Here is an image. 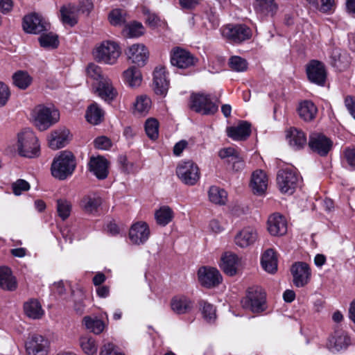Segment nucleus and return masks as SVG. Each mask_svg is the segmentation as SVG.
<instances>
[{
  "label": "nucleus",
  "instance_id": "nucleus-1",
  "mask_svg": "<svg viewBox=\"0 0 355 355\" xmlns=\"http://www.w3.org/2000/svg\"><path fill=\"white\" fill-rule=\"evenodd\" d=\"M76 168L75 157L69 151H62L55 157L52 162L51 170L52 175L60 180L71 175Z\"/></svg>",
  "mask_w": 355,
  "mask_h": 355
},
{
  "label": "nucleus",
  "instance_id": "nucleus-2",
  "mask_svg": "<svg viewBox=\"0 0 355 355\" xmlns=\"http://www.w3.org/2000/svg\"><path fill=\"white\" fill-rule=\"evenodd\" d=\"M17 150L22 157L33 158L39 156L40 144L32 130L26 129L18 135Z\"/></svg>",
  "mask_w": 355,
  "mask_h": 355
},
{
  "label": "nucleus",
  "instance_id": "nucleus-3",
  "mask_svg": "<svg viewBox=\"0 0 355 355\" xmlns=\"http://www.w3.org/2000/svg\"><path fill=\"white\" fill-rule=\"evenodd\" d=\"M33 113L35 125L40 131L47 130L60 119V112L54 106L39 105Z\"/></svg>",
  "mask_w": 355,
  "mask_h": 355
},
{
  "label": "nucleus",
  "instance_id": "nucleus-4",
  "mask_svg": "<svg viewBox=\"0 0 355 355\" xmlns=\"http://www.w3.org/2000/svg\"><path fill=\"white\" fill-rule=\"evenodd\" d=\"M241 306L244 309L254 313H259L266 309V293L259 286L249 288L246 295L241 300Z\"/></svg>",
  "mask_w": 355,
  "mask_h": 355
},
{
  "label": "nucleus",
  "instance_id": "nucleus-5",
  "mask_svg": "<svg viewBox=\"0 0 355 355\" xmlns=\"http://www.w3.org/2000/svg\"><path fill=\"white\" fill-rule=\"evenodd\" d=\"M223 37L230 43L241 44L251 38L252 30L243 24H229L220 28Z\"/></svg>",
  "mask_w": 355,
  "mask_h": 355
},
{
  "label": "nucleus",
  "instance_id": "nucleus-6",
  "mask_svg": "<svg viewBox=\"0 0 355 355\" xmlns=\"http://www.w3.org/2000/svg\"><path fill=\"white\" fill-rule=\"evenodd\" d=\"M121 55L119 45L111 41H103L94 51V59L106 64H114Z\"/></svg>",
  "mask_w": 355,
  "mask_h": 355
},
{
  "label": "nucleus",
  "instance_id": "nucleus-7",
  "mask_svg": "<svg viewBox=\"0 0 355 355\" xmlns=\"http://www.w3.org/2000/svg\"><path fill=\"white\" fill-rule=\"evenodd\" d=\"M176 175L184 184L189 186L195 185L200 177L198 166L190 160L178 164L176 168Z\"/></svg>",
  "mask_w": 355,
  "mask_h": 355
},
{
  "label": "nucleus",
  "instance_id": "nucleus-8",
  "mask_svg": "<svg viewBox=\"0 0 355 355\" xmlns=\"http://www.w3.org/2000/svg\"><path fill=\"white\" fill-rule=\"evenodd\" d=\"M299 175L292 168L279 171L277 176V185L282 193L292 194L297 187Z\"/></svg>",
  "mask_w": 355,
  "mask_h": 355
},
{
  "label": "nucleus",
  "instance_id": "nucleus-9",
  "mask_svg": "<svg viewBox=\"0 0 355 355\" xmlns=\"http://www.w3.org/2000/svg\"><path fill=\"white\" fill-rule=\"evenodd\" d=\"M190 107L195 112L205 115L214 114L218 109V106L211 100L210 96L203 94L192 95Z\"/></svg>",
  "mask_w": 355,
  "mask_h": 355
},
{
  "label": "nucleus",
  "instance_id": "nucleus-10",
  "mask_svg": "<svg viewBox=\"0 0 355 355\" xmlns=\"http://www.w3.org/2000/svg\"><path fill=\"white\" fill-rule=\"evenodd\" d=\"M22 26L26 33L31 34H40L50 28L49 24L35 13L25 16L23 19Z\"/></svg>",
  "mask_w": 355,
  "mask_h": 355
},
{
  "label": "nucleus",
  "instance_id": "nucleus-11",
  "mask_svg": "<svg viewBox=\"0 0 355 355\" xmlns=\"http://www.w3.org/2000/svg\"><path fill=\"white\" fill-rule=\"evenodd\" d=\"M198 280L206 288L217 286L222 282L223 277L216 268L203 266L198 271Z\"/></svg>",
  "mask_w": 355,
  "mask_h": 355
},
{
  "label": "nucleus",
  "instance_id": "nucleus-12",
  "mask_svg": "<svg viewBox=\"0 0 355 355\" xmlns=\"http://www.w3.org/2000/svg\"><path fill=\"white\" fill-rule=\"evenodd\" d=\"M197 60L188 51L180 47L175 48L171 54V62L179 69H187L195 64Z\"/></svg>",
  "mask_w": 355,
  "mask_h": 355
},
{
  "label": "nucleus",
  "instance_id": "nucleus-13",
  "mask_svg": "<svg viewBox=\"0 0 355 355\" xmlns=\"http://www.w3.org/2000/svg\"><path fill=\"white\" fill-rule=\"evenodd\" d=\"M309 146L321 156H325L332 148V141L325 135L313 132L309 136Z\"/></svg>",
  "mask_w": 355,
  "mask_h": 355
},
{
  "label": "nucleus",
  "instance_id": "nucleus-14",
  "mask_svg": "<svg viewBox=\"0 0 355 355\" xmlns=\"http://www.w3.org/2000/svg\"><path fill=\"white\" fill-rule=\"evenodd\" d=\"M28 355H47L49 349V341L45 337L35 334L26 343Z\"/></svg>",
  "mask_w": 355,
  "mask_h": 355
},
{
  "label": "nucleus",
  "instance_id": "nucleus-15",
  "mask_svg": "<svg viewBox=\"0 0 355 355\" xmlns=\"http://www.w3.org/2000/svg\"><path fill=\"white\" fill-rule=\"evenodd\" d=\"M259 234L254 227H245L238 232L234 239L236 245L241 248H246L252 245L258 240Z\"/></svg>",
  "mask_w": 355,
  "mask_h": 355
},
{
  "label": "nucleus",
  "instance_id": "nucleus-16",
  "mask_svg": "<svg viewBox=\"0 0 355 355\" xmlns=\"http://www.w3.org/2000/svg\"><path fill=\"white\" fill-rule=\"evenodd\" d=\"M306 73L309 80L318 85H323L327 78L324 64L318 60H311L306 67Z\"/></svg>",
  "mask_w": 355,
  "mask_h": 355
},
{
  "label": "nucleus",
  "instance_id": "nucleus-17",
  "mask_svg": "<svg viewBox=\"0 0 355 355\" xmlns=\"http://www.w3.org/2000/svg\"><path fill=\"white\" fill-rule=\"evenodd\" d=\"M150 229L146 222L139 221L132 225L129 238L132 243L140 245L147 241L150 236Z\"/></svg>",
  "mask_w": 355,
  "mask_h": 355
},
{
  "label": "nucleus",
  "instance_id": "nucleus-18",
  "mask_svg": "<svg viewBox=\"0 0 355 355\" xmlns=\"http://www.w3.org/2000/svg\"><path fill=\"white\" fill-rule=\"evenodd\" d=\"M128 60L138 67L146 64L149 53L147 48L143 44H134L126 51Z\"/></svg>",
  "mask_w": 355,
  "mask_h": 355
},
{
  "label": "nucleus",
  "instance_id": "nucleus-19",
  "mask_svg": "<svg viewBox=\"0 0 355 355\" xmlns=\"http://www.w3.org/2000/svg\"><path fill=\"white\" fill-rule=\"evenodd\" d=\"M153 85L154 90L156 94L165 96L169 87V80H168L166 68L164 67H157L153 72Z\"/></svg>",
  "mask_w": 355,
  "mask_h": 355
},
{
  "label": "nucleus",
  "instance_id": "nucleus-20",
  "mask_svg": "<svg viewBox=\"0 0 355 355\" xmlns=\"http://www.w3.org/2000/svg\"><path fill=\"white\" fill-rule=\"evenodd\" d=\"M291 272L293 277V284L296 286L302 287L308 283L311 272L306 263H295L291 268Z\"/></svg>",
  "mask_w": 355,
  "mask_h": 355
},
{
  "label": "nucleus",
  "instance_id": "nucleus-21",
  "mask_svg": "<svg viewBox=\"0 0 355 355\" xmlns=\"http://www.w3.org/2000/svg\"><path fill=\"white\" fill-rule=\"evenodd\" d=\"M69 130L65 128H60L51 132L49 137V146L53 150L64 147L70 141Z\"/></svg>",
  "mask_w": 355,
  "mask_h": 355
},
{
  "label": "nucleus",
  "instance_id": "nucleus-22",
  "mask_svg": "<svg viewBox=\"0 0 355 355\" xmlns=\"http://www.w3.org/2000/svg\"><path fill=\"white\" fill-rule=\"evenodd\" d=\"M286 138L290 146L294 150H300L307 144L305 133L294 127L286 130Z\"/></svg>",
  "mask_w": 355,
  "mask_h": 355
},
{
  "label": "nucleus",
  "instance_id": "nucleus-23",
  "mask_svg": "<svg viewBox=\"0 0 355 355\" xmlns=\"http://www.w3.org/2000/svg\"><path fill=\"white\" fill-rule=\"evenodd\" d=\"M250 187L253 193L261 196L268 187V177L262 170H257L252 174Z\"/></svg>",
  "mask_w": 355,
  "mask_h": 355
},
{
  "label": "nucleus",
  "instance_id": "nucleus-24",
  "mask_svg": "<svg viewBox=\"0 0 355 355\" xmlns=\"http://www.w3.org/2000/svg\"><path fill=\"white\" fill-rule=\"evenodd\" d=\"M239 261L240 259L236 254L225 252L221 257L220 267L226 275L234 276L237 272Z\"/></svg>",
  "mask_w": 355,
  "mask_h": 355
},
{
  "label": "nucleus",
  "instance_id": "nucleus-25",
  "mask_svg": "<svg viewBox=\"0 0 355 355\" xmlns=\"http://www.w3.org/2000/svg\"><path fill=\"white\" fill-rule=\"evenodd\" d=\"M96 92L99 97L108 103L115 99L118 94L116 89L113 87L112 81L107 77L98 83Z\"/></svg>",
  "mask_w": 355,
  "mask_h": 355
},
{
  "label": "nucleus",
  "instance_id": "nucleus-26",
  "mask_svg": "<svg viewBox=\"0 0 355 355\" xmlns=\"http://www.w3.org/2000/svg\"><path fill=\"white\" fill-rule=\"evenodd\" d=\"M268 230L271 235L282 236L287 232L285 218L278 214L270 216L268 220Z\"/></svg>",
  "mask_w": 355,
  "mask_h": 355
},
{
  "label": "nucleus",
  "instance_id": "nucleus-27",
  "mask_svg": "<svg viewBox=\"0 0 355 355\" xmlns=\"http://www.w3.org/2000/svg\"><path fill=\"white\" fill-rule=\"evenodd\" d=\"M91 172L99 180H104L108 175V162L103 157H92L89 162Z\"/></svg>",
  "mask_w": 355,
  "mask_h": 355
},
{
  "label": "nucleus",
  "instance_id": "nucleus-28",
  "mask_svg": "<svg viewBox=\"0 0 355 355\" xmlns=\"http://www.w3.org/2000/svg\"><path fill=\"white\" fill-rule=\"evenodd\" d=\"M17 285V281L11 269L7 266H0V288L3 291H14Z\"/></svg>",
  "mask_w": 355,
  "mask_h": 355
},
{
  "label": "nucleus",
  "instance_id": "nucleus-29",
  "mask_svg": "<svg viewBox=\"0 0 355 355\" xmlns=\"http://www.w3.org/2000/svg\"><path fill=\"white\" fill-rule=\"evenodd\" d=\"M351 340L347 334L343 331H336L329 340V348L333 352L345 349L350 345Z\"/></svg>",
  "mask_w": 355,
  "mask_h": 355
},
{
  "label": "nucleus",
  "instance_id": "nucleus-30",
  "mask_svg": "<svg viewBox=\"0 0 355 355\" xmlns=\"http://www.w3.org/2000/svg\"><path fill=\"white\" fill-rule=\"evenodd\" d=\"M227 132L228 137L235 141L245 140L250 135V124L243 121L237 126L228 128Z\"/></svg>",
  "mask_w": 355,
  "mask_h": 355
},
{
  "label": "nucleus",
  "instance_id": "nucleus-31",
  "mask_svg": "<svg viewBox=\"0 0 355 355\" xmlns=\"http://www.w3.org/2000/svg\"><path fill=\"white\" fill-rule=\"evenodd\" d=\"M24 311L27 317L33 320L42 318L44 314L41 304L36 299H30L24 304Z\"/></svg>",
  "mask_w": 355,
  "mask_h": 355
},
{
  "label": "nucleus",
  "instance_id": "nucleus-32",
  "mask_svg": "<svg viewBox=\"0 0 355 355\" xmlns=\"http://www.w3.org/2000/svg\"><path fill=\"white\" fill-rule=\"evenodd\" d=\"M102 203L101 198L96 193L85 196L80 201V207L87 213L92 214L97 211Z\"/></svg>",
  "mask_w": 355,
  "mask_h": 355
},
{
  "label": "nucleus",
  "instance_id": "nucleus-33",
  "mask_svg": "<svg viewBox=\"0 0 355 355\" xmlns=\"http://www.w3.org/2000/svg\"><path fill=\"white\" fill-rule=\"evenodd\" d=\"M263 268L269 273H275L277 270V258L272 249L266 250L261 257Z\"/></svg>",
  "mask_w": 355,
  "mask_h": 355
},
{
  "label": "nucleus",
  "instance_id": "nucleus-34",
  "mask_svg": "<svg viewBox=\"0 0 355 355\" xmlns=\"http://www.w3.org/2000/svg\"><path fill=\"white\" fill-rule=\"evenodd\" d=\"M78 9L77 6L69 4L66 6H62L60 9L61 19L64 24H69L70 26H73L77 24Z\"/></svg>",
  "mask_w": 355,
  "mask_h": 355
},
{
  "label": "nucleus",
  "instance_id": "nucleus-35",
  "mask_svg": "<svg viewBox=\"0 0 355 355\" xmlns=\"http://www.w3.org/2000/svg\"><path fill=\"white\" fill-rule=\"evenodd\" d=\"M171 306L175 313L184 314L192 309L193 303L185 296H178L171 300Z\"/></svg>",
  "mask_w": 355,
  "mask_h": 355
},
{
  "label": "nucleus",
  "instance_id": "nucleus-36",
  "mask_svg": "<svg viewBox=\"0 0 355 355\" xmlns=\"http://www.w3.org/2000/svg\"><path fill=\"white\" fill-rule=\"evenodd\" d=\"M297 111L301 119L311 121L315 117L318 109L313 102L304 101L300 104Z\"/></svg>",
  "mask_w": 355,
  "mask_h": 355
},
{
  "label": "nucleus",
  "instance_id": "nucleus-37",
  "mask_svg": "<svg viewBox=\"0 0 355 355\" xmlns=\"http://www.w3.org/2000/svg\"><path fill=\"white\" fill-rule=\"evenodd\" d=\"M13 85L19 89H26L32 83L33 78L26 71L19 70L12 76Z\"/></svg>",
  "mask_w": 355,
  "mask_h": 355
},
{
  "label": "nucleus",
  "instance_id": "nucleus-38",
  "mask_svg": "<svg viewBox=\"0 0 355 355\" xmlns=\"http://www.w3.org/2000/svg\"><path fill=\"white\" fill-rule=\"evenodd\" d=\"M174 217V212L168 206H162L155 212V219L157 225L164 227L170 223Z\"/></svg>",
  "mask_w": 355,
  "mask_h": 355
},
{
  "label": "nucleus",
  "instance_id": "nucleus-39",
  "mask_svg": "<svg viewBox=\"0 0 355 355\" xmlns=\"http://www.w3.org/2000/svg\"><path fill=\"white\" fill-rule=\"evenodd\" d=\"M124 80L131 87H139L142 81L141 71L135 67L128 68L123 72Z\"/></svg>",
  "mask_w": 355,
  "mask_h": 355
},
{
  "label": "nucleus",
  "instance_id": "nucleus-40",
  "mask_svg": "<svg viewBox=\"0 0 355 355\" xmlns=\"http://www.w3.org/2000/svg\"><path fill=\"white\" fill-rule=\"evenodd\" d=\"M79 345L83 352L87 355L96 354L98 350L96 340L89 335L81 336L79 338Z\"/></svg>",
  "mask_w": 355,
  "mask_h": 355
},
{
  "label": "nucleus",
  "instance_id": "nucleus-41",
  "mask_svg": "<svg viewBox=\"0 0 355 355\" xmlns=\"http://www.w3.org/2000/svg\"><path fill=\"white\" fill-rule=\"evenodd\" d=\"M103 110L96 103H92L88 107L86 112L87 121L94 125L100 123L103 119Z\"/></svg>",
  "mask_w": 355,
  "mask_h": 355
},
{
  "label": "nucleus",
  "instance_id": "nucleus-42",
  "mask_svg": "<svg viewBox=\"0 0 355 355\" xmlns=\"http://www.w3.org/2000/svg\"><path fill=\"white\" fill-rule=\"evenodd\" d=\"M208 193L209 200L214 204L225 205L227 200V193L218 187H211Z\"/></svg>",
  "mask_w": 355,
  "mask_h": 355
},
{
  "label": "nucleus",
  "instance_id": "nucleus-43",
  "mask_svg": "<svg viewBox=\"0 0 355 355\" xmlns=\"http://www.w3.org/2000/svg\"><path fill=\"white\" fill-rule=\"evenodd\" d=\"M254 8L257 11L264 15L272 16L277 10V5L275 0H256Z\"/></svg>",
  "mask_w": 355,
  "mask_h": 355
},
{
  "label": "nucleus",
  "instance_id": "nucleus-44",
  "mask_svg": "<svg viewBox=\"0 0 355 355\" xmlns=\"http://www.w3.org/2000/svg\"><path fill=\"white\" fill-rule=\"evenodd\" d=\"M83 322L86 329L95 334H101L105 328L103 321L96 317L92 318L90 316H85Z\"/></svg>",
  "mask_w": 355,
  "mask_h": 355
},
{
  "label": "nucleus",
  "instance_id": "nucleus-45",
  "mask_svg": "<svg viewBox=\"0 0 355 355\" xmlns=\"http://www.w3.org/2000/svg\"><path fill=\"white\" fill-rule=\"evenodd\" d=\"M151 105L150 98L145 95L138 96L134 103L135 113L140 115H146Z\"/></svg>",
  "mask_w": 355,
  "mask_h": 355
},
{
  "label": "nucleus",
  "instance_id": "nucleus-46",
  "mask_svg": "<svg viewBox=\"0 0 355 355\" xmlns=\"http://www.w3.org/2000/svg\"><path fill=\"white\" fill-rule=\"evenodd\" d=\"M144 33V28L141 23L134 21L125 26L123 30L124 36L129 37H137L142 35Z\"/></svg>",
  "mask_w": 355,
  "mask_h": 355
},
{
  "label": "nucleus",
  "instance_id": "nucleus-47",
  "mask_svg": "<svg viewBox=\"0 0 355 355\" xmlns=\"http://www.w3.org/2000/svg\"><path fill=\"white\" fill-rule=\"evenodd\" d=\"M38 40L40 46L43 48L55 49L59 44L58 36L52 33H43Z\"/></svg>",
  "mask_w": 355,
  "mask_h": 355
},
{
  "label": "nucleus",
  "instance_id": "nucleus-48",
  "mask_svg": "<svg viewBox=\"0 0 355 355\" xmlns=\"http://www.w3.org/2000/svg\"><path fill=\"white\" fill-rule=\"evenodd\" d=\"M71 203L66 199H58L57 200V211L58 216L62 220H66L71 214Z\"/></svg>",
  "mask_w": 355,
  "mask_h": 355
},
{
  "label": "nucleus",
  "instance_id": "nucleus-49",
  "mask_svg": "<svg viewBox=\"0 0 355 355\" xmlns=\"http://www.w3.org/2000/svg\"><path fill=\"white\" fill-rule=\"evenodd\" d=\"M85 71L88 78L97 81L98 83L106 78L103 76L101 68L94 63H89L86 67Z\"/></svg>",
  "mask_w": 355,
  "mask_h": 355
},
{
  "label": "nucleus",
  "instance_id": "nucleus-50",
  "mask_svg": "<svg viewBox=\"0 0 355 355\" xmlns=\"http://www.w3.org/2000/svg\"><path fill=\"white\" fill-rule=\"evenodd\" d=\"M126 12L121 9H114L108 16L110 23L113 26H121L125 22Z\"/></svg>",
  "mask_w": 355,
  "mask_h": 355
},
{
  "label": "nucleus",
  "instance_id": "nucleus-51",
  "mask_svg": "<svg viewBox=\"0 0 355 355\" xmlns=\"http://www.w3.org/2000/svg\"><path fill=\"white\" fill-rule=\"evenodd\" d=\"M159 123L155 119H148L145 123V130L148 137L153 140L156 139L159 135Z\"/></svg>",
  "mask_w": 355,
  "mask_h": 355
},
{
  "label": "nucleus",
  "instance_id": "nucleus-52",
  "mask_svg": "<svg viewBox=\"0 0 355 355\" xmlns=\"http://www.w3.org/2000/svg\"><path fill=\"white\" fill-rule=\"evenodd\" d=\"M200 306L204 318L209 322L214 321L216 318L215 307L212 304L203 300L200 302Z\"/></svg>",
  "mask_w": 355,
  "mask_h": 355
},
{
  "label": "nucleus",
  "instance_id": "nucleus-53",
  "mask_svg": "<svg viewBox=\"0 0 355 355\" xmlns=\"http://www.w3.org/2000/svg\"><path fill=\"white\" fill-rule=\"evenodd\" d=\"M230 67L237 72L245 71L248 68L246 60L239 56H232L229 61Z\"/></svg>",
  "mask_w": 355,
  "mask_h": 355
},
{
  "label": "nucleus",
  "instance_id": "nucleus-54",
  "mask_svg": "<svg viewBox=\"0 0 355 355\" xmlns=\"http://www.w3.org/2000/svg\"><path fill=\"white\" fill-rule=\"evenodd\" d=\"M11 92L9 87L0 81V107H4L8 102Z\"/></svg>",
  "mask_w": 355,
  "mask_h": 355
},
{
  "label": "nucleus",
  "instance_id": "nucleus-55",
  "mask_svg": "<svg viewBox=\"0 0 355 355\" xmlns=\"http://www.w3.org/2000/svg\"><path fill=\"white\" fill-rule=\"evenodd\" d=\"M94 144L97 149L107 150L111 148L112 142L110 138L105 136H101L94 139Z\"/></svg>",
  "mask_w": 355,
  "mask_h": 355
},
{
  "label": "nucleus",
  "instance_id": "nucleus-56",
  "mask_svg": "<svg viewBox=\"0 0 355 355\" xmlns=\"http://www.w3.org/2000/svg\"><path fill=\"white\" fill-rule=\"evenodd\" d=\"M12 189L16 196H19L23 191L29 190L30 184L26 180L19 179L12 183Z\"/></svg>",
  "mask_w": 355,
  "mask_h": 355
},
{
  "label": "nucleus",
  "instance_id": "nucleus-57",
  "mask_svg": "<svg viewBox=\"0 0 355 355\" xmlns=\"http://www.w3.org/2000/svg\"><path fill=\"white\" fill-rule=\"evenodd\" d=\"M239 153L233 148H223L218 152V156L221 159H227L230 162L233 159V157H236Z\"/></svg>",
  "mask_w": 355,
  "mask_h": 355
},
{
  "label": "nucleus",
  "instance_id": "nucleus-58",
  "mask_svg": "<svg viewBox=\"0 0 355 355\" xmlns=\"http://www.w3.org/2000/svg\"><path fill=\"white\" fill-rule=\"evenodd\" d=\"M201 3V0H179V4L182 10H194Z\"/></svg>",
  "mask_w": 355,
  "mask_h": 355
},
{
  "label": "nucleus",
  "instance_id": "nucleus-59",
  "mask_svg": "<svg viewBox=\"0 0 355 355\" xmlns=\"http://www.w3.org/2000/svg\"><path fill=\"white\" fill-rule=\"evenodd\" d=\"M344 156L347 164L353 168H355V147L347 148L344 151Z\"/></svg>",
  "mask_w": 355,
  "mask_h": 355
},
{
  "label": "nucleus",
  "instance_id": "nucleus-60",
  "mask_svg": "<svg viewBox=\"0 0 355 355\" xmlns=\"http://www.w3.org/2000/svg\"><path fill=\"white\" fill-rule=\"evenodd\" d=\"M101 355H125L121 352H118L114 345L108 343L105 344L101 351Z\"/></svg>",
  "mask_w": 355,
  "mask_h": 355
},
{
  "label": "nucleus",
  "instance_id": "nucleus-61",
  "mask_svg": "<svg viewBox=\"0 0 355 355\" xmlns=\"http://www.w3.org/2000/svg\"><path fill=\"white\" fill-rule=\"evenodd\" d=\"M77 8L79 12L88 15L93 8V3L91 0H79V6Z\"/></svg>",
  "mask_w": 355,
  "mask_h": 355
},
{
  "label": "nucleus",
  "instance_id": "nucleus-62",
  "mask_svg": "<svg viewBox=\"0 0 355 355\" xmlns=\"http://www.w3.org/2000/svg\"><path fill=\"white\" fill-rule=\"evenodd\" d=\"M229 163L232 164V169L235 171H239L244 167L243 158L239 154L233 157V159Z\"/></svg>",
  "mask_w": 355,
  "mask_h": 355
},
{
  "label": "nucleus",
  "instance_id": "nucleus-63",
  "mask_svg": "<svg viewBox=\"0 0 355 355\" xmlns=\"http://www.w3.org/2000/svg\"><path fill=\"white\" fill-rule=\"evenodd\" d=\"M345 104L351 115L355 119V98L352 96L346 97Z\"/></svg>",
  "mask_w": 355,
  "mask_h": 355
},
{
  "label": "nucleus",
  "instance_id": "nucleus-64",
  "mask_svg": "<svg viewBox=\"0 0 355 355\" xmlns=\"http://www.w3.org/2000/svg\"><path fill=\"white\" fill-rule=\"evenodd\" d=\"M13 7L12 0H0V12L6 14L11 11Z\"/></svg>",
  "mask_w": 355,
  "mask_h": 355
}]
</instances>
